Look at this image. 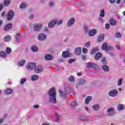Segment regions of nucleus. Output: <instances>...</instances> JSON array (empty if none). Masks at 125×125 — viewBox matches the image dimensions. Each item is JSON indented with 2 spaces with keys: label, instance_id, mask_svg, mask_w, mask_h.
Returning a JSON list of instances; mask_svg holds the SVG:
<instances>
[{
  "label": "nucleus",
  "instance_id": "nucleus-1",
  "mask_svg": "<svg viewBox=\"0 0 125 125\" xmlns=\"http://www.w3.org/2000/svg\"><path fill=\"white\" fill-rule=\"evenodd\" d=\"M48 94L49 96L50 102L51 103H56V91L55 88H52L49 91Z\"/></svg>",
  "mask_w": 125,
  "mask_h": 125
},
{
  "label": "nucleus",
  "instance_id": "nucleus-2",
  "mask_svg": "<svg viewBox=\"0 0 125 125\" xmlns=\"http://www.w3.org/2000/svg\"><path fill=\"white\" fill-rule=\"evenodd\" d=\"M63 22V21L62 20H53L49 23L48 24V27L49 28H52V27H54V25H56L57 24V25H60L61 23Z\"/></svg>",
  "mask_w": 125,
  "mask_h": 125
},
{
  "label": "nucleus",
  "instance_id": "nucleus-3",
  "mask_svg": "<svg viewBox=\"0 0 125 125\" xmlns=\"http://www.w3.org/2000/svg\"><path fill=\"white\" fill-rule=\"evenodd\" d=\"M102 50H111L113 48L111 46L108 45L107 42L104 43L102 46Z\"/></svg>",
  "mask_w": 125,
  "mask_h": 125
},
{
  "label": "nucleus",
  "instance_id": "nucleus-4",
  "mask_svg": "<svg viewBox=\"0 0 125 125\" xmlns=\"http://www.w3.org/2000/svg\"><path fill=\"white\" fill-rule=\"evenodd\" d=\"M13 15H14V13L12 10H10L8 12V14L7 15V20L9 21V20H11L12 19V17H13Z\"/></svg>",
  "mask_w": 125,
  "mask_h": 125
},
{
  "label": "nucleus",
  "instance_id": "nucleus-5",
  "mask_svg": "<svg viewBox=\"0 0 125 125\" xmlns=\"http://www.w3.org/2000/svg\"><path fill=\"white\" fill-rule=\"evenodd\" d=\"M36 67V63L34 62H31L27 65L28 70H32L33 69H35Z\"/></svg>",
  "mask_w": 125,
  "mask_h": 125
},
{
  "label": "nucleus",
  "instance_id": "nucleus-6",
  "mask_svg": "<svg viewBox=\"0 0 125 125\" xmlns=\"http://www.w3.org/2000/svg\"><path fill=\"white\" fill-rule=\"evenodd\" d=\"M34 71L35 73H40V72H42V66L41 65L35 66Z\"/></svg>",
  "mask_w": 125,
  "mask_h": 125
},
{
  "label": "nucleus",
  "instance_id": "nucleus-7",
  "mask_svg": "<svg viewBox=\"0 0 125 125\" xmlns=\"http://www.w3.org/2000/svg\"><path fill=\"white\" fill-rule=\"evenodd\" d=\"M86 67L87 68H93V69H97V65L91 62L87 63Z\"/></svg>",
  "mask_w": 125,
  "mask_h": 125
},
{
  "label": "nucleus",
  "instance_id": "nucleus-8",
  "mask_svg": "<svg viewBox=\"0 0 125 125\" xmlns=\"http://www.w3.org/2000/svg\"><path fill=\"white\" fill-rule=\"evenodd\" d=\"M117 94H118V91L115 89L112 90L109 93V96H112V97H114Z\"/></svg>",
  "mask_w": 125,
  "mask_h": 125
},
{
  "label": "nucleus",
  "instance_id": "nucleus-9",
  "mask_svg": "<svg viewBox=\"0 0 125 125\" xmlns=\"http://www.w3.org/2000/svg\"><path fill=\"white\" fill-rule=\"evenodd\" d=\"M33 26L35 31H40L42 29L41 24H35L33 25Z\"/></svg>",
  "mask_w": 125,
  "mask_h": 125
},
{
  "label": "nucleus",
  "instance_id": "nucleus-10",
  "mask_svg": "<svg viewBox=\"0 0 125 125\" xmlns=\"http://www.w3.org/2000/svg\"><path fill=\"white\" fill-rule=\"evenodd\" d=\"M46 39V36L43 34H41L38 35V40L39 41H43Z\"/></svg>",
  "mask_w": 125,
  "mask_h": 125
},
{
  "label": "nucleus",
  "instance_id": "nucleus-11",
  "mask_svg": "<svg viewBox=\"0 0 125 125\" xmlns=\"http://www.w3.org/2000/svg\"><path fill=\"white\" fill-rule=\"evenodd\" d=\"M62 55L64 58H67V57H70L71 56V53L68 51H64L62 53Z\"/></svg>",
  "mask_w": 125,
  "mask_h": 125
},
{
  "label": "nucleus",
  "instance_id": "nucleus-12",
  "mask_svg": "<svg viewBox=\"0 0 125 125\" xmlns=\"http://www.w3.org/2000/svg\"><path fill=\"white\" fill-rule=\"evenodd\" d=\"M11 28H12V24L11 23H8L5 26L4 30V31H9Z\"/></svg>",
  "mask_w": 125,
  "mask_h": 125
},
{
  "label": "nucleus",
  "instance_id": "nucleus-13",
  "mask_svg": "<svg viewBox=\"0 0 125 125\" xmlns=\"http://www.w3.org/2000/svg\"><path fill=\"white\" fill-rule=\"evenodd\" d=\"M96 33H97L96 29H93L89 31V36H90V37H92L94 36V35H95Z\"/></svg>",
  "mask_w": 125,
  "mask_h": 125
},
{
  "label": "nucleus",
  "instance_id": "nucleus-14",
  "mask_svg": "<svg viewBox=\"0 0 125 125\" xmlns=\"http://www.w3.org/2000/svg\"><path fill=\"white\" fill-rule=\"evenodd\" d=\"M74 22H75V19L74 18L70 19L69 20L68 22L67 23V26L68 27H71V26H72V25H73V24H74Z\"/></svg>",
  "mask_w": 125,
  "mask_h": 125
},
{
  "label": "nucleus",
  "instance_id": "nucleus-15",
  "mask_svg": "<svg viewBox=\"0 0 125 125\" xmlns=\"http://www.w3.org/2000/svg\"><path fill=\"white\" fill-rule=\"evenodd\" d=\"M102 57V54L99 52L97 53L94 56V59L95 60H98Z\"/></svg>",
  "mask_w": 125,
  "mask_h": 125
},
{
  "label": "nucleus",
  "instance_id": "nucleus-16",
  "mask_svg": "<svg viewBox=\"0 0 125 125\" xmlns=\"http://www.w3.org/2000/svg\"><path fill=\"white\" fill-rule=\"evenodd\" d=\"M106 112L110 116L114 115L115 114V113L114 112V108H108Z\"/></svg>",
  "mask_w": 125,
  "mask_h": 125
},
{
  "label": "nucleus",
  "instance_id": "nucleus-17",
  "mask_svg": "<svg viewBox=\"0 0 125 125\" xmlns=\"http://www.w3.org/2000/svg\"><path fill=\"white\" fill-rule=\"evenodd\" d=\"M82 48L80 47H78L75 49V53L77 55H80L81 54Z\"/></svg>",
  "mask_w": 125,
  "mask_h": 125
},
{
  "label": "nucleus",
  "instance_id": "nucleus-18",
  "mask_svg": "<svg viewBox=\"0 0 125 125\" xmlns=\"http://www.w3.org/2000/svg\"><path fill=\"white\" fill-rule=\"evenodd\" d=\"M109 23L112 26H115L117 24V21L114 19H111L109 21Z\"/></svg>",
  "mask_w": 125,
  "mask_h": 125
},
{
  "label": "nucleus",
  "instance_id": "nucleus-19",
  "mask_svg": "<svg viewBox=\"0 0 125 125\" xmlns=\"http://www.w3.org/2000/svg\"><path fill=\"white\" fill-rule=\"evenodd\" d=\"M44 58L45 60H52V56L50 54H47L44 56Z\"/></svg>",
  "mask_w": 125,
  "mask_h": 125
},
{
  "label": "nucleus",
  "instance_id": "nucleus-20",
  "mask_svg": "<svg viewBox=\"0 0 125 125\" xmlns=\"http://www.w3.org/2000/svg\"><path fill=\"white\" fill-rule=\"evenodd\" d=\"M102 70H103L104 72H109V66H107V65H103L102 66Z\"/></svg>",
  "mask_w": 125,
  "mask_h": 125
},
{
  "label": "nucleus",
  "instance_id": "nucleus-21",
  "mask_svg": "<svg viewBox=\"0 0 125 125\" xmlns=\"http://www.w3.org/2000/svg\"><path fill=\"white\" fill-rule=\"evenodd\" d=\"M92 98L91 97V96H88L85 100V104H86V105H87V104L89 103V101L91 100Z\"/></svg>",
  "mask_w": 125,
  "mask_h": 125
},
{
  "label": "nucleus",
  "instance_id": "nucleus-22",
  "mask_svg": "<svg viewBox=\"0 0 125 125\" xmlns=\"http://www.w3.org/2000/svg\"><path fill=\"white\" fill-rule=\"evenodd\" d=\"M105 15V11H104V9H102L100 11V16L101 17H104Z\"/></svg>",
  "mask_w": 125,
  "mask_h": 125
},
{
  "label": "nucleus",
  "instance_id": "nucleus-23",
  "mask_svg": "<svg viewBox=\"0 0 125 125\" xmlns=\"http://www.w3.org/2000/svg\"><path fill=\"white\" fill-rule=\"evenodd\" d=\"M10 3V0H4L3 1V4L5 6H8Z\"/></svg>",
  "mask_w": 125,
  "mask_h": 125
},
{
  "label": "nucleus",
  "instance_id": "nucleus-24",
  "mask_svg": "<svg viewBox=\"0 0 125 125\" xmlns=\"http://www.w3.org/2000/svg\"><path fill=\"white\" fill-rule=\"evenodd\" d=\"M104 37H105V35L104 34L100 35L98 38V42H101V41L103 40L104 39Z\"/></svg>",
  "mask_w": 125,
  "mask_h": 125
},
{
  "label": "nucleus",
  "instance_id": "nucleus-25",
  "mask_svg": "<svg viewBox=\"0 0 125 125\" xmlns=\"http://www.w3.org/2000/svg\"><path fill=\"white\" fill-rule=\"evenodd\" d=\"M11 40V36H6L4 38V41L5 42H9Z\"/></svg>",
  "mask_w": 125,
  "mask_h": 125
},
{
  "label": "nucleus",
  "instance_id": "nucleus-26",
  "mask_svg": "<svg viewBox=\"0 0 125 125\" xmlns=\"http://www.w3.org/2000/svg\"><path fill=\"white\" fill-rule=\"evenodd\" d=\"M26 62V61L25 60H21V61H20L18 63V66H23V65L25 64V63Z\"/></svg>",
  "mask_w": 125,
  "mask_h": 125
},
{
  "label": "nucleus",
  "instance_id": "nucleus-27",
  "mask_svg": "<svg viewBox=\"0 0 125 125\" xmlns=\"http://www.w3.org/2000/svg\"><path fill=\"white\" fill-rule=\"evenodd\" d=\"M39 79V76L34 75L31 76V80L32 81H37Z\"/></svg>",
  "mask_w": 125,
  "mask_h": 125
},
{
  "label": "nucleus",
  "instance_id": "nucleus-28",
  "mask_svg": "<svg viewBox=\"0 0 125 125\" xmlns=\"http://www.w3.org/2000/svg\"><path fill=\"white\" fill-rule=\"evenodd\" d=\"M12 92H13V91H12V89H7L5 90V93H6V94H11Z\"/></svg>",
  "mask_w": 125,
  "mask_h": 125
},
{
  "label": "nucleus",
  "instance_id": "nucleus-29",
  "mask_svg": "<svg viewBox=\"0 0 125 125\" xmlns=\"http://www.w3.org/2000/svg\"><path fill=\"white\" fill-rule=\"evenodd\" d=\"M26 7H27V4L25 3H21L20 5V8L21 9L26 8Z\"/></svg>",
  "mask_w": 125,
  "mask_h": 125
},
{
  "label": "nucleus",
  "instance_id": "nucleus-30",
  "mask_svg": "<svg viewBox=\"0 0 125 125\" xmlns=\"http://www.w3.org/2000/svg\"><path fill=\"white\" fill-rule=\"evenodd\" d=\"M0 56L1 57H3V58L6 57V56H7L6 53H5V52H3V51L0 52Z\"/></svg>",
  "mask_w": 125,
  "mask_h": 125
},
{
  "label": "nucleus",
  "instance_id": "nucleus-31",
  "mask_svg": "<svg viewBox=\"0 0 125 125\" xmlns=\"http://www.w3.org/2000/svg\"><path fill=\"white\" fill-rule=\"evenodd\" d=\"M123 83V78H121L119 79L118 82L117 83V85L118 86H121Z\"/></svg>",
  "mask_w": 125,
  "mask_h": 125
},
{
  "label": "nucleus",
  "instance_id": "nucleus-32",
  "mask_svg": "<svg viewBox=\"0 0 125 125\" xmlns=\"http://www.w3.org/2000/svg\"><path fill=\"white\" fill-rule=\"evenodd\" d=\"M97 51H98V49L97 48H94L91 51V54H94L95 53H96Z\"/></svg>",
  "mask_w": 125,
  "mask_h": 125
},
{
  "label": "nucleus",
  "instance_id": "nucleus-33",
  "mask_svg": "<svg viewBox=\"0 0 125 125\" xmlns=\"http://www.w3.org/2000/svg\"><path fill=\"white\" fill-rule=\"evenodd\" d=\"M92 109H93L95 111H97V110H99V106L97 104H95L92 106Z\"/></svg>",
  "mask_w": 125,
  "mask_h": 125
},
{
  "label": "nucleus",
  "instance_id": "nucleus-34",
  "mask_svg": "<svg viewBox=\"0 0 125 125\" xmlns=\"http://www.w3.org/2000/svg\"><path fill=\"white\" fill-rule=\"evenodd\" d=\"M117 109L118 111H122L124 109V105L123 104H119L117 107Z\"/></svg>",
  "mask_w": 125,
  "mask_h": 125
},
{
  "label": "nucleus",
  "instance_id": "nucleus-35",
  "mask_svg": "<svg viewBox=\"0 0 125 125\" xmlns=\"http://www.w3.org/2000/svg\"><path fill=\"white\" fill-rule=\"evenodd\" d=\"M31 50L33 51V52H37V51H38V47L33 46L31 47Z\"/></svg>",
  "mask_w": 125,
  "mask_h": 125
},
{
  "label": "nucleus",
  "instance_id": "nucleus-36",
  "mask_svg": "<svg viewBox=\"0 0 125 125\" xmlns=\"http://www.w3.org/2000/svg\"><path fill=\"white\" fill-rule=\"evenodd\" d=\"M101 62L103 63V64H104V65H105L106 64H107V62L106 61V58H103L101 60Z\"/></svg>",
  "mask_w": 125,
  "mask_h": 125
},
{
  "label": "nucleus",
  "instance_id": "nucleus-37",
  "mask_svg": "<svg viewBox=\"0 0 125 125\" xmlns=\"http://www.w3.org/2000/svg\"><path fill=\"white\" fill-rule=\"evenodd\" d=\"M71 105L72 108H75L77 106V103L75 101L72 102Z\"/></svg>",
  "mask_w": 125,
  "mask_h": 125
},
{
  "label": "nucleus",
  "instance_id": "nucleus-38",
  "mask_svg": "<svg viewBox=\"0 0 125 125\" xmlns=\"http://www.w3.org/2000/svg\"><path fill=\"white\" fill-rule=\"evenodd\" d=\"M6 53H7V54H9L10 53H11V49H10L9 47L6 48Z\"/></svg>",
  "mask_w": 125,
  "mask_h": 125
},
{
  "label": "nucleus",
  "instance_id": "nucleus-39",
  "mask_svg": "<svg viewBox=\"0 0 125 125\" xmlns=\"http://www.w3.org/2000/svg\"><path fill=\"white\" fill-rule=\"evenodd\" d=\"M80 120H81V121H88V119H87V118L83 116H81L80 117Z\"/></svg>",
  "mask_w": 125,
  "mask_h": 125
},
{
  "label": "nucleus",
  "instance_id": "nucleus-40",
  "mask_svg": "<svg viewBox=\"0 0 125 125\" xmlns=\"http://www.w3.org/2000/svg\"><path fill=\"white\" fill-rule=\"evenodd\" d=\"M84 83H85V80L82 79L81 80H80V81L78 83V84H83Z\"/></svg>",
  "mask_w": 125,
  "mask_h": 125
},
{
  "label": "nucleus",
  "instance_id": "nucleus-41",
  "mask_svg": "<svg viewBox=\"0 0 125 125\" xmlns=\"http://www.w3.org/2000/svg\"><path fill=\"white\" fill-rule=\"evenodd\" d=\"M25 82H26V78H23L20 81L21 84H23V83H24Z\"/></svg>",
  "mask_w": 125,
  "mask_h": 125
},
{
  "label": "nucleus",
  "instance_id": "nucleus-42",
  "mask_svg": "<svg viewBox=\"0 0 125 125\" xmlns=\"http://www.w3.org/2000/svg\"><path fill=\"white\" fill-rule=\"evenodd\" d=\"M75 61H76V60L74 59H70L69 61H68V63L69 64H72V63H73V62H75Z\"/></svg>",
  "mask_w": 125,
  "mask_h": 125
},
{
  "label": "nucleus",
  "instance_id": "nucleus-43",
  "mask_svg": "<svg viewBox=\"0 0 125 125\" xmlns=\"http://www.w3.org/2000/svg\"><path fill=\"white\" fill-rule=\"evenodd\" d=\"M55 116L56 117V118L55 119V122H58V121H59V115H58V114H57V113H55Z\"/></svg>",
  "mask_w": 125,
  "mask_h": 125
},
{
  "label": "nucleus",
  "instance_id": "nucleus-44",
  "mask_svg": "<svg viewBox=\"0 0 125 125\" xmlns=\"http://www.w3.org/2000/svg\"><path fill=\"white\" fill-rule=\"evenodd\" d=\"M69 81H70V82H74L75 78L73 77H70L69 78Z\"/></svg>",
  "mask_w": 125,
  "mask_h": 125
},
{
  "label": "nucleus",
  "instance_id": "nucleus-45",
  "mask_svg": "<svg viewBox=\"0 0 125 125\" xmlns=\"http://www.w3.org/2000/svg\"><path fill=\"white\" fill-rule=\"evenodd\" d=\"M15 38L17 41H18V40H19V38H20V34H19V33H17Z\"/></svg>",
  "mask_w": 125,
  "mask_h": 125
},
{
  "label": "nucleus",
  "instance_id": "nucleus-46",
  "mask_svg": "<svg viewBox=\"0 0 125 125\" xmlns=\"http://www.w3.org/2000/svg\"><path fill=\"white\" fill-rule=\"evenodd\" d=\"M115 36H116V38H121V34L119 32H117Z\"/></svg>",
  "mask_w": 125,
  "mask_h": 125
},
{
  "label": "nucleus",
  "instance_id": "nucleus-47",
  "mask_svg": "<svg viewBox=\"0 0 125 125\" xmlns=\"http://www.w3.org/2000/svg\"><path fill=\"white\" fill-rule=\"evenodd\" d=\"M83 53H87V50L85 48H83Z\"/></svg>",
  "mask_w": 125,
  "mask_h": 125
},
{
  "label": "nucleus",
  "instance_id": "nucleus-48",
  "mask_svg": "<svg viewBox=\"0 0 125 125\" xmlns=\"http://www.w3.org/2000/svg\"><path fill=\"white\" fill-rule=\"evenodd\" d=\"M85 46L86 47H89V46H90V42H87L85 45Z\"/></svg>",
  "mask_w": 125,
  "mask_h": 125
},
{
  "label": "nucleus",
  "instance_id": "nucleus-49",
  "mask_svg": "<svg viewBox=\"0 0 125 125\" xmlns=\"http://www.w3.org/2000/svg\"><path fill=\"white\" fill-rule=\"evenodd\" d=\"M71 90V88H70V86H68L67 88H65V91L66 92H68V91H70Z\"/></svg>",
  "mask_w": 125,
  "mask_h": 125
},
{
  "label": "nucleus",
  "instance_id": "nucleus-50",
  "mask_svg": "<svg viewBox=\"0 0 125 125\" xmlns=\"http://www.w3.org/2000/svg\"><path fill=\"white\" fill-rule=\"evenodd\" d=\"M49 5V6H53V5H54V3H53L52 1L50 2Z\"/></svg>",
  "mask_w": 125,
  "mask_h": 125
},
{
  "label": "nucleus",
  "instance_id": "nucleus-51",
  "mask_svg": "<svg viewBox=\"0 0 125 125\" xmlns=\"http://www.w3.org/2000/svg\"><path fill=\"white\" fill-rule=\"evenodd\" d=\"M105 28H106V29H109L110 28V24L107 23L105 25Z\"/></svg>",
  "mask_w": 125,
  "mask_h": 125
},
{
  "label": "nucleus",
  "instance_id": "nucleus-52",
  "mask_svg": "<svg viewBox=\"0 0 125 125\" xmlns=\"http://www.w3.org/2000/svg\"><path fill=\"white\" fill-rule=\"evenodd\" d=\"M59 91L60 92V95L61 96H63L64 93L62 91H61L60 90H59Z\"/></svg>",
  "mask_w": 125,
  "mask_h": 125
},
{
  "label": "nucleus",
  "instance_id": "nucleus-53",
  "mask_svg": "<svg viewBox=\"0 0 125 125\" xmlns=\"http://www.w3.org/2000/svg\"><path fill=\"white\" fill-rule=\"evenodd\" d=\"M115 1H116V0H109L110 3H115Z\"/></svg>",
  "mask_w": 125,
  "mask_h": 125
},
{
  "label": "nucleus",
  "instance_id": "nucleus-54",
  "mask_svg": "<svg viewBox=\"0 0 125 125\" xmlns=\"http://www.w3.org/2000/svg\"><path fill=\"white\" fill-rule=\"evenodd\" d=\"M82 59H83V60H86V56H83Z\"/></svg>",
  "mask_w": 125,
  "mask_h": 125
},
{
  "label": "nucleus",
  "instance_id": "nucleus-55",
  "mask_svg": "<svg viewBox=\"0 0 125 125\" xmlns=\"http://www.w3.org/2000/svg\"><path fill=\"white\" fill-rule=\"evenodd\" d=\"M84 31H85L86 32H87V31L88 30V28H87V26H85V27H84Z\"/></svg>",
  "mask_w": 125,
  "mask_h": 125
},
{
  "label": "nucleus",
  "instance_id": "nucleus-56",
  "mask_svg": "<svg viewBox=\"0 0 125 125\" xmlns=\"http://www.w3.org/2000/svg\"><path fill=\"white\" fill-rule=\"evenodd\" d=\"M33 18H34V15H31L29 17V19L32 20Z\"/></svg>",
  "mask_w": 125,
  "mask_h": 125
},
{
  "label": "nucleus",
  "instance_id": "nucleus-57",
  "mask_svg": "<svg viewBox=\"0 0 125 125\" xmlns=\"http://www.w3.org/2000/svg\"><path fill=\"white\" fill-rule=\"evenodd\" d=\"M99 19L100 21H101L102 23H103V19L101 17H99Z\"/></svg>",
  "mask_w": 125,
  "mask_h": 125
},
{
  "label": "nucleus",
  "instance_id": "nucleus-58",
  "mask_svg": "<svg viewBox=\"0 0 125 125\" xmlns=\"http://www.w3.org/2000/svg\"><path fill=\"white\" fill-rule=\"evenodd\" d=\"M3 7V5H2V4H0V10H1V9H2Z\"/></svg>",
  "mask_w": 125,
  "mask_h": 125
},
{
  "label": "nucleus",
  "instance_id": "nucleus-59",
  "mask_svg": "<svg viewBox=\"0 0 125 125\" xmlns=\"http://www.w3.org/2000/svg\"><path fill=\"white\" fill-rule=\"evenodd\" d=\"M116 48H117V49H120L121 47H120V46L117 45V46H116Z\"/></svg>",
  "mask_w": 125,
  "mask_h": 125
},
{
  "label": "nucleus",
  "instance_id": "nucleus-60",
  "mask_svg": "<svg viewBox=\"0 0 125 125\" xmlns=\"http://www.w3.org/2000/svg\"><path fill=\"white\" fill-rule=\"evenodd\" d=\"M77 76H78V77H80V76H81V73L78 72V73H77Z\"/></svg>",
  "mask_w": 125,
  "mask_h": 125
},
{
  "label": "nucleus",
  "instance_id": "nucleus-61",
  "mask_svg": "<svg viewBox=\"0 0 125 125\" xmlns=\"http://www.w3.org/2000/svg\"><path fill=\"white\" fill-rule=\"evenodd\" d=\"M2 24V21L0 20V27Z\"/></svg>",
  "mask_w": 125,
  "mask_h": 125
},
{
  "label": "nucleus",
  "instance_id": "nucleus-62",
  "mask_svg": "<svg viewBox=\"0 0 125 125\" xmlns=\"http://www.w3.org/2000/svg\"><path fill=\"white\" fill-rule=\"evenodd\" d=\"M120 0H117L116 3H117L118 4H119V3H120Z\"/></svg>",
  "mask_w": 125,
  "mask_h": 125
},
{
  "label": "nucleus",
  "instance_id": "nucleus-63",
  "mask_svg": "<svg viewBox=\"0 0 125 125\" xmlns=\"http://www.w3.org/2000/svg\"><path fill=\"white\" fill-rule=\"evenodd\" d=\"M34 108H35V109H37V108H39V106L38 105H35L34 106Z\"/></svg>",
  "mask_w": 125,
  "mask_h": 125
},
{
  "label": "nucleus",
  "instance_id": "nucleus-64",
  "mask_svg": "<svg viewBox=\"0 0 125 125\" xmlns=\"http://www.w3.org/2000/svg\"><path fill=\"white\" fill-rule=\"evenodd\" d=\"M42 125H49V124H47V123H43L42 124Z\"/></svg>",
  "mask_w": 125,
  "mask_h": 125
}]
</instances>
